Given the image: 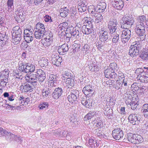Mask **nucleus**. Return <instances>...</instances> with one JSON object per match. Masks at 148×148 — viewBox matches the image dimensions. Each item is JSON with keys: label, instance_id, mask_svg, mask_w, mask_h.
<instances>
[{"label": "nucleus", "instance_id": "412c9836", "mask_svg": "<svg viewBox=\"0 0 148 148\" xmlns=\"http://www.w3.org/2000/svg\"><path fill=\"white\" fill-rule=\"evenodd\" d=\"M13 32L12 34V36H22V31L19 26H17L13 28Z\"/></svg>", "mask_w": 148, "mask_h": 148}, {"label": "nucleus", "instance_id": "e433bc0d", "mask_svg": "<svg viewBox=\"0 0 148 148\" xmlns=\"http://www.w3.org/2000/svg\"><path fill=\"white\" fill-rule=\"evenodd\" d=\"M46 34H45V35L46 37L45 38L44 40H46L47 41H48V40L52 41V33L50 31L46 32Z\"/></svg>", "mask_w": 148, "mask_h": 148}, {"label": "nucleus", "instance_id": "ea45409f", "mask_svg": "<svg viewBox=\"0 0 148 148\" xmlns=\"http://www.w3.org/2000/svg\"><path fill=\"white\" fill-rule=\"evenodd\" d=\"M73 79H69L66 80V87L67 88H72L73 85Z\"/></svg>", "mask_w": 148, "mask_h": 148}, {"label": "nucleus", "instance_id": "423d86ee", "mask_svg": "<svg viewBox=\"0 0 148 148\" xmlns=\"http://www.w3.org/2000/svg\"><path fill=\"white\" fill-rule=\"evenodd\" d=\"M128 119L132 124H138L141 119V116L139 114H132L129 116Z\"/></svg>", "mask_w": 148, "mask_h": 148}, {"label": "nucleus", "instance_id": "f704fd0d", "mask_svg": "<svg viewBox=\"0 0 148 148\" xmlns=\"http://www.w3.org/2000/svg\"><path fill=\"white\" fill-rule=\"evenodd\" d=\"M91 67H89L90 70L92 71H94L95 72L98 71L99 69V67L98 66V64L96 63H94L91 64Z\"/></svg>", "mask_w": 148, "mask_h": 148}, {"label": "nucleus", "instance_id": "9d476101", "mask_svg": "<svg viewBox=\"0 0 148 148\" xmlns=\"http://www.w3.org/2000/svg\"><path fill=\"white\" fill-rule=\"evenodd\" d=\"M118 23L116 20L110 21L108 24V28L111 34L115 32L118 29H117V25Z\"/></svg>", "mask_w": 148, "mask_h": 148}, {"label": "nucleus", "instance_id": "58836bf2", "mask_svg": "<svg viewBox=\"0 0 148 148\" xmlns=\"http://www.w3.org/2000/svg\"><path fill=\"white\" fill-rule=\"evenodd\" d=\"M108 67L110 69L112 70V71L114 72L115 70H117L118 69V67L117 66V65L115 62L111 63Z\"/></svg>", "mask_w": 148, "mask_h": 148}, {"label": "nucleus", "instance_id": "774afa93", "mask_svg": "<svg viewBox=\"0 0 148 148\" xmlns=\"http://www.w3.org/2000/svg\"><path fill=\"white\" fill-rule=\"evenodd\" d=\"M105 42H103V41H101L100 40L96 43V46L103 47L105 45Z\"/></svg>", "mask_w": 148, "mask_h": 148}, {"label": "nucleus", "instance_id": "f3484780", "mask_svg": "<svg viewBox=\"0 0 148 148\" xmlns=\"http://www.w3.org/2000/svg\"><path fill=\"white\" fill-rule=\"evenodd\" d=\"M67 31L71 33L72 36L74 37L76 36L77 37V36H79V29L77 28H75L71 26L67 27Z\"/></svg>", "mask_w": 148, "mask_h": 148}, {"label": "nucleus", "instance_id": "e2e57ef3", "mask_svg": "<svg viewBox=\"0 0 148 148\" xmlns=\"http://www.w3.org/2000/svg\"><path fill=\"white\" fill-rule=\"evenodd\" d=\"M68 11L66 10H64L63 12H60V15L62 17L65 18L68 15Z\"/></svg>", "mask_w": 148, "mask_h": 148}, {"label": "nucleus", "instance_id": "bb28decb", "mask_svg": "<svg viewBox=\"0 0 148 148\" xmlns=\"http://www.w3.org/2000/svg\"><path fill=\"white\" fill-rule=\"evenodd\" d=\"M0 80H1L2 82L7 83L8 80L7 78L8 75L5 72H3L0 73Z\"/></svg>", "mask_w": 148, "mask_h": 148}, {"label": "nucleus", "instance_id": "5fc2aeb1", "mask_svg": "<svg viewBox=\"0 0 148 148\" xmlns=\"http://www.w3.org/2000/svg\"><path fill=\"white\" fill-rule=\"evenodd\" d=\"M61 36H62L63 35V36H64V37H66V38H69V39H70L72 36L71 33L70 32L69 33H66L64 31V32H62L61 33Z\"/></svg>", "mask_w": 148, "mask_h": 148}, {"label": "nucleus", "instance_id": "2f4dec72", "mask_svg": "<svg viewBox=\"0 0 148 148\" xmlns=\"http://www.w3.org/2000/svg\"><path fill=\"white\" fill-rule=\"evenodd\" d=\"M96 113V112H90L84 117V120L87 121L91 119L95 116Z\"/></svg>", "mask_w": 148, "mask_h": 148}, {"label": "nucleus", "instance_id": "79ce46f5", "mask_svg": "<svg viewBox=\"0 0 148 148\" xmlns=\"http://www.w3.org/2000/svg\"><path fill=\"white\" fill-rule=\"evenodd\" d=\"M146 19V18L145 16L142 15L138 17L135 22L140 23H145Z\"/></svg>", "mask_w": 148, "mask_h": 148}, {"label": "nucleus", "instance_id": "09e8293b", "mask_svg": "<svg viewBox=\"0 0 148 148\" xmlns=\"http://www.w3.org/2000/svg\"><path fill=\"white\" fill-rule=\"evenodd\" d=\"M36 30H40V31L44 29V32L46 33V31L45 30V28L44 27V26L43 24H42L41 23H38L36 25Z\"/></svg>", "mask_w": 148, "mask_h": 148}, {"label": "nucleus", "instance_id": "2eb2a0df", "mask_svg": "<svg viewBox=\"0 0 148 148\" xmlns=\"http://www.w3.org/2000/svg\"><path fill=\"white\" fill-rule=\"evenodd\" d=\"M62 93V90L61 88H56L52 94V97L54 99H57L60 97Z\"/></svg>", "mask_w": 148, "mask_h": 148}, {"label": "nucleus", "instance_id": "5701e85b", "mask_svg": "<svg viewBox=\"0 0 148 148\" xmlns=\"http://www.w3.org/2000/svg\"><path fill=\"white\" fill-rule=\"evenodd\" d=\"M8 37L7 35L4 34H0V45L2 46L4 45L7 42V41Z\"/></svg>", "mask_w": 148, "mask_h": 148}, {"label": "nucleus", "instance_id": "cd10ccee", "mask_svg": "<svg viewBox=\"0 0 148 148\" xmlns=\"http://www.w3.org/2000/svg\"><path fill=\"white\" fill-rule=\"evenodd\" d=\"M78 8L79 12H84L86 10V5L83 1L82 3H79V5L78 6Z\"/></svg>", "mask_w": 148, "mask_h": 148}, {"label": "nucleus", "instance_id": "4d7b16f0", "mask_svg": "<svg viewBox=\"0 0 148 148\" xmlns=\"http://www.w3.org/2000/svg\"><path fill=\"white\" fill-rule=\"evenodd\" d=\"M95 134L98 136L102 138V136L103 135V133L99 129H96L95 130Z\"/></svg>", "mask_w": 148, "mask_h": 148}, {"label": "nucleus", "instance_id": "6e6552de", "mask_svg": "<svg viewBox=\"0 0 148 148\" xmlns=\"http://www.w3.org/2000/svg\"><path fill=\"white\" fill-rule=\"evenodd\" d=\"M25 79V80L27 82L32 83H33L36 85V83L38 80V77L36 72L31 74L29 75L26 76Z\"/></svg>", "mask_w": 148, "mask_h": 148}, {"label": "nucleus", "instance_id": "b1692460", "mask_svg": "<svg viewBox=\"0 0 148 148\" xmlns=\"http://www.w3.org/2000/svg\"><path fill=\"white\" fill-rule=\"evenodd\" d=\"M52 87L49 88H46V89H43L42 91V95L45 98L49 96L51 93L53 92L52 89Z\"/></svg>", "mask_w": 148, "mask_h": 148}, {"label": "nucleus", "instance_id": "473e14b6", "mask_svg": "<svg viewBox=\"0 0 148 148\" xmlns=\"http://www.w3.org/2000/svg\"><path fill=\"white\" fill-rule=\"evenodd\" d=\"M137 79L140 80L142 83H147L148 82V74H146V73L144 75L139 77V78H137Z\"/></svg>", "mask_w": 148, "mask_h": 148}, {"label": "nucleus", "instance_id": "a18cd8bd", "mask_svg": "<svg viewBox=\"0 0 148 148\" xmlns=\"http://www.w3.org/2000/svg\"><path fill=\"white\" fill-rule=\"evenodd\" d=\"M139 57L143 60L148 62V52L141 53Z\"/></svg>", "mask_w": 148, "mask_h": 148}, {"label": "nucleus", "instance_id": "052dcab7", "mask_svg": "<svg viewBox=\"0 0 148 148\" xmlns=\"http://www.w3.org/2000/svg\"><path fill=\"white\" fill-rule=\"evenodd\" d=\"M44 20L46 22H49L51 23L52 21L51 17L50 16L46 15L44 17Z\"/></svg>", "mask_w": 148, "mask_h": 148}, {"label": "nucleus", "instance_id": "49530a36", "mask_svg": "<svg viewBox=\"0 0 148 148\" xmlns=\"http://www.w3.org/2000/svg\"><path fill=\"white\" fill-rule=\"evenodd\" d=\"M92 99L88 97V99L87 98V99L86 102L84 104V106L86 108H89L92 106Z\"/></svg>", "mask_w": 148, "mask_h": 148}, {"label": "nucleus", "instance_id": "f257e3e1", "mask_svg": "<svg viewBox=\"0 0 148 148\" xmlns=\"http://www.w3.org/2000/svg\"><path fill=\"white\" fill-rule=\"evenodd\" d=\"M133 45L130 47L129 53L132 57L136 56L139 54L142 48V42L141 41H138L133 42Z\"/></svg>", "mask_w": 148, "mask_h": 148}, {"label": "nucleus", "instance_id": "4468645a", "mask_svg": "<svg viewBox=\"0 0 148 148\" xmlns=\"http://www.w3.org/2000/svg\"><path fill=\"white\" fill-rule=\"evenodd\" d=\"M38 80L40 84L42 83L46 78V74L44 71L41 69L37 70L36 71Z\"/></svg>", "mask_w": 148, "mask_h": 148}, {"label": "nucleus", "instance_id": "ddd939ff", "mask_svg": "<svg viewBox=\"0 0 148 148\" xmlns=\"http://www.w3.org/2000/svg\"><path fill=\"white\" fill-rule=\"evenodd\" d=\"M34 87L32 84H27L25 85H22L21 87L20 90L22 92H31L33 91Z\"/></svg>", "mask_w": 148, "mask_h": 148}, {"label": "nucleus", "instance_id": "4be33fe9", "mask_svg": "<svg viewBox=\"0 0 148 148\" xmlns=\"http://www.w3.org/2000/svg\"><path fill=\"white\" fill-rule=\"evenodd\" d=\"M44 29L41 31L40 30H38L36 31H35L34 32V35L35 36V38L38 39H41L45 34L46 33L44 32Z\"/></svg>", "mask_w": 148, "mask_h": 148}, {"label": "nucleus", "instance_id": "0e129e2a", "mask_svg": "<svg viewBox=\"0 0 148 148\" xmlns=\"http://www.w3.org/2000/svg\"><path fill=\"white\" fill-rule=\"evenodd\" d=\"M45 42H44L43 44V45L44 47H48L50 46L51 43L52 41L49 40L47 41L46 40H45Z\"/></svg>", "mask_w": 148, "mask_h": 148}, {"label": "nucleus", "instance_id": "f8f14e48", "mask_svg": "<svg viewBox=\"0 0 148 148\" xmlns=\"http://www.w3.org/2000/svg\"><path fill=\"white\" fill-rule=\"evenodd\" d=\"M104 73L105 77L108 78H114L116 77L117 75V74L116 73L112 71V70L108 67L104 71Z\"/></svg>", "mask_w": 148, "mask_h": 148}, {"label": "nucleus", "instance_id": "1a4fd4ad", "mask_svg": "<svg viewBox=\"0 0 148 148\" xmlns=\"http://www.w3.org/2000/svg\"><path fill=\"white\" fill-rule=\"evenodd\" d=\"M30 30L27 29L24 31V38L25 41L28 43L30 42L33 40L32 34L34 31Z\"/></svg>", "mask_w": 148, "mask_h": 148}, {"label": "nucleus", "instance_id": "72a5a7b5", "mask_svg": "<svg viewBox=\"0 0 148 148\" xmlns=\"http://www.w3.org/2000/svg\"><path fill=\"white\" fill-rule=\"evenodd\" d=\"M122 3L123 2L121 1L119 2L117 1L114 0V2L113 3L112 5L114 8H116L117 9L121 10L122 8Z\"/></svg>", "mask_w": 148, "mask_h": 148}, {"label": "nucleus", "instance_id": "393cba45", "mask_svg": "<svg viewBox=\"0 0 148 148\" xmlns=\"http://www.w3.org/2000/svg\"><path fill=\"white\" fill-rule=\"evenodd\" d=\"M141 111L145 117L148 119V104H144L141 108Z\"/></svg>", "mask_w": 148, "mask_h": 148}, {"label": "nucleus", "instance_id": "c03bdc74", "mask_svg": "<svg viewBox=\"0 0 148 148\" xmlns=\"http://www.w3.org/2000/svg\"><path fill=\"white\" fill-rule=\"evenodd\" d=\"M72 77L70 73L65 72L63 75V76L61 78L63 80H65L66 79L67 80L69 79H71Z\"/></svg>", "mask_w": 148, "mask_h": 148}, {"label": "nucleus", "instance_id": "6e6d98bb", "mask_svg": "<svg viewBox=\"0 0 148 148\" xmlns=\"http://www.w3.org/2000/svg\"><path fill=\"white\" fill-rule=\"evenodd\" d=\"M137 102L135 101H132V103H130V106L128 107L131 108L133 110H135L137 106Z\"/></svg>", "mask_w": 148, "mask_h": 148}, {"label": "nucleus", "instance_id": "4c0bfd02", "mask_svg": "<svg viewBox=\"0 0 148 148\" xmlns=\"http://www.w3.org/2000/svg\"><path fill=\"white\" fill-rule=\"evenodd\" d=\"M134 134L132 133H129L127 134V138L128 141L133 143L136 144V142H135V138L134 137Z\"/></svg>", "mask_w": 148, "mask_h": 148}, {"label": "nucleus", "instance_id": "dca6fc26", "mask_svg": "<svg viewBox=\"0 0 148 148\" xmlns=\"http://www.w3.org/2000/svg\"><path fill=\"white\" fill-rule=\"evenodd\" d=\"M51 61L52 64L58 66L62 62V58L59 56H56L52 57Z\"/></svg>", "mask_w": 148, "mask_h": 148}, {"label": "nucleus", "instance_id": "20e7f679", "mask_svg": "<svg viewBox=\"0 0 148 148\" xmlns=\"http://www.w3.org/2000/svg\"><path fill=\"white\" fill-rule=\"evenodd\" d=\"M124 30L121 32V40L122 42L125 44L127 42L131 36V32L130 30L128 29L129 27H125L123 28Z\"/></svg>", "mask_w": 148, "mask_h": 148}, {"label": "nucleus", "instance_id": "7c9ffc66", "mask_svg": "<svg viewBox=\"0 0 148 148\" xmlns=\"http://www.w3.org/2000/svg\"><path fill=\"white\" fill-rule=\"evenodd\" d=\"M145 73L146 71H145V70L141 68L137 69L136 70L135 72L137 75V78H139V77H140L142 76H143Z\"/></svg>", "mask_w": 148, "mask_h": 148}, {"label": "nucleus", "instance_id": "0eeeda50", "mask_svg": "<svg viewBox=\"0 0 148 148\" xmlns=\"http://www.w3.org/2000/svg\"><path fill=\"white\" fill-rule=\"evenodd\" d=\"M112 135L115 139L119 140L123 139V132L120 128L116 129L113 130Z\"/></svg>", "mask_w": 148, "mask_h": 148}, {"label": "nucleus", "instance_id": "69168bd1", "mask_svg": "<svg viewBox=\"0 0 148 148\" xmlns=\"http://www.w3.org/2000/svg\"><path fill=\"white\" fill-rule=\"evenodd\" d=\"M13 4V0H8L7 2V6L8 7V10L11 8Z\"/></svg>", "mask_w": 148, "mask_h": 148}, {"label": "nucleus", "instance_id": "13d9d810", "mask_svg": "<svg viewBox=\"0 0 148 148\" xmlns=\"http://www.w3.org/2000/svg\"><path fill=\"white\" fill-rule=\"evenodd\" d=\"M24 63L21 62L19 63L18 69L20 71L23 72L25 73V69H24Z\"/></svg>", "mask_w": 148, "mask_h": 148}, {"label": "nucleus", "instance_id": "de8ad7c7", "mask_svg": "<svg viewBox=\"0 0 148 148\" xmlns=\"http://www.w3.org/2000/svg\"><path fill=\"white\" fill-rule=\"evenodd\" d=\"M82 31L84 34H85L88 35L90 34L91 32L89 29H88L86 26H85V25L82 26Z\"/></svg>", "mask_w": 148, "mask_h": 148}, {"label": "nucleus", "instance_id": "338daca9", "mask_svg": "<svg viewBox=\"0 0 148 148\" xmlns=\"http://www.w3.org/2000/svg\"><path fill=\"white\" fill-rule=\"evenodd\" d=\"M117 76H118L119 80H121L125 78L124 75L122 72L119 73L118 75L117 74L116 77Z\"/></svg>", "mask_w": 148, "mask_h": 148}, {"label": "nucleus", "instance_id": "7ed1b4c3", "mask_svg": "<svg viewBox=\"0 0 148 148\" xmlns=\"http://www.w3.org/2000/svg\"><path fill=\"white\" fill-rule=\"evenodd\" d=\"M2 136H5L6 140L9 142L16 139V136L0 127V137Z\"/></svg>", "mask_w": 148, "mask_h": 148}, {"label": "nucleus", "instance_id": "39448f33", "mask_svg": "<svg viewBox=\"0 0 148 148\" xmlns=\"http://www.w3.org/2000/svg\"><path fill=\"white\" fill-rule=\"evenodd\" d=\"M79 94V91L76 90H73L70 92H68L66 95H68L67 98L69 102L73 103V101H77Z\"/></svg>", "mask_w": 148, "mask_h": 148}, {"label": "nucleus", "instance_id": "680f3d73", "mask_svg": "<svg viewBox=\"0 0 148 148\" xmlns=\"http://www.w3.org/2000/svg\"><path fill=\"white\" fill-rule=\"evenodd\" d=\"M61 48L65 52L68 51L69 49V46L66 43L62 45L61 46Z\"/></svg>", "mask_w": 148, "mask_h": 148}, {"label": "nucleus", "instance_id": "c756f323", "mask_svg": "<svg viewBox=\"0 0 148 148\" xmlns=\"http://www.w3.org/2000/svg\"><path fill=\"white\" fill-rule=\"evenodd\" d=\"M88 142L89 146L92 148H95V147H97L99 146V144L97 143V141L96 140L92 139L89 140Z\"/></svg>", "mask_w": 148, "mask_h": 148}, {"label": "nucleus", "instance_id": "c85d7f7f", "mask_svg": "<svg viewBox=\"0 0 148 148\" xmlns=\"http://www.w3.org/2000/svg\"><path fill=\"white\" fill-rule=\"evenodd\" d=\"M39 64L41 67H46L48 65V60L45 58L42 57L38 62Z\"/></svg>", "mask_w": 148, "mask_h": 148}, {"label": "nucleus", "instance_id": "864d4df0", "mask_svg": "<svg viewBox=\"0 0 148 148\" xmlns=\"http://www.w3.org/2000/svg\"><path fill=\"white\" fill-rule=\"evenodd\" d=\"M48 103L47 102H43L39 105L38 107L40 109H42L44 108H47L48 107Z\"/></svg>", "mask_w": 148, "mask_h": 148}, {"label": "nucleus", "instance_id": "a878e982", "mask_svg": "<svg viewBox=\"0 0 148 148\" xmlns=\"http://www.w3.org/2000/svg\"><path fill=\"white\" fill-rule=\"evenodd\" d=\"M25 70V73H29V72H33L35 70V66L34 65L30 63H27V66Z\"/></svg>", "mask_w": 148, "mask_h": 148}, {"label": "nucleus", "instance_id": "a211bd4d", "mask_svg": "<svg viewBox=\"0 0 148 148\" xmlns=\"http://www.w3.org/2000/svg\"><path fill=\"white\" fill-rule=\"evenodd\" d=\"M121 31L120 29H118L116 31L114 32L112 36L113 38L112 40L113 43L116 44L119 40V35L121 34Z\"/></svg>", "mask_w": 148, "mask_h": 148}, {"label": "nucleus", "instance_id": "a19ab883", "mask_svg": "<svg viewBox=\"0 0 148 148\" xmlns=\"http://www.w3.org/2000/svg\"><path fill=\"white\" fill-rule=\"evenodd\" d=\"M135 29L136 30L145 28V27L144 23L135 22Z\"/></svg>", "mask_w": 148, "mask_h": 148}, {"label": "nucleus", "instance_id": "c9c22d12", "mask_svg": "<svg viewBox=\"0 0 148 148\" xmlns=\"http://www.w3.org/2000/svg\"><path fill=\"white\" fill-rule=\"evenodd\" d=\"M12 41L14 44H18L21 40L22 36H12Z\"/></svg>", "mask_w": 148, "mask_h": 148}, {"label": "nucleus", "instance_id": "6ab92c4d", "mask_svg": "<svg viewBox=\"0 0 148 148\" xmlns=\"http://www.w3.org/2000/svg\"><path fill=\"white\" fill-rule=\"evenodd\" d=\"M106 8V4L105 3H99L96 7L97 13H102L104 12Z\"/></svg>", "mask_w": 148, "mask_h": 148}, {"label": "nucleus", "instance_id": "8fccbe9b", "mask_svg": "<svg viewBox=\"0 0 148 148\" xmlns=\"http://www.w3.org/2000/svg\"><path fill=\"white\" fill-rule=\"evenodd\" d=\"M134 137L135 138V142H136V144L142 142V137L140 135L134 134Z\"/></svg>", "mask_w": 148, "mask_h": 148}, {"label": "nucleus", "instance_id": "3c124183", "mask_svg": "<svg viewBox=\"0 0 148 148\" xmlns=\"http://www.w3.org/2000/svg\"><path fill=\"white\" fill-rule=\"evenodd\" d=\"M19 18L22 20H24V18L26 15V11H23V10H19Z\"/></svg>", "mask_w": 148, "mask_h": 148}, {"label": "nucleus", "instance_id": "f03ea898", "mask_svg": "<svg viewBox=\"0 0 148 148\" xmlns=\"http://www.w3.org/2000/svg\"><path fill=\"white\" fill-rule=\"evenodd\" d=\"M134 21L133 18L129 16H124L120 21L122 28L129 27L133 25Z\"/></svg>", "mask_w": 148, "mask_h": 148}, {"label": "nucleus", "instance_id": "aec40b11", "mask_svg": "<svg viewBox=\"0 0 148 148\" xmlns=\"http://www.w3.org/2000/svg\"><path fill=\"white\" fill-rule=\"evenodd\" d=\"M136 31L137 33L138 34L139 38H140L141 41L145 40L146 38V36L145 28Z\"/></svg>", "mask_w": 148, "mask_h": 148}, {"label": "nucleus", "instance_id": "bf43d9fd", "mask_svg": "<svg viewBox=\"0 0 148 148\" xmlns=\"http://www.w3.org/2000/svg\"><path fill=\"white\" fill-rule=\"evenodd\" d=\"M95 18V22L97 23L101 22L102 19V17L101 14H99L97 16H96Z\"/></svg>", "mask_w": 148, "mask_h": 148}, {"label": "nucleus", "instance_id": "37998d69", "mask_svg": "<svg viewBox=\"0 0 148 148\" xmlns=\"http://www.w3.org/2000/svg\"><path fill=\"white\" fill-rule=\"evenodd\" d=\"M88 90L93 91V88L90 85L86 86L83 88L82 91L85 95L87 94Z\"/></svg>", "mask_w": 148, "mask_h": 148}, {"label": "nucleus", "instance_id": "603ef678", "mask_svg": "<svg viewBox=\"0 0 148 148\" xmlns=\"http://www.w3.org/2000/svg\"><path fill=\"white\" fill-rule=\"evenodd\" d=\"M85 26H86V28L88 29H89L90 30V31H91V33L93 31L92 24L90 21H88L87 23V24L86 25H85Z\"/></svg>", "mask_w": 148, "mask_h": 148}, {"label": "nucleus", "instance_id": "9b49d317", "mask_svg": "<svg viewBox=\"0 0 148 148\" xmlns=\"http://www.w3.org/2000/svg\"><path fill=\"white\" fill-rule=\"evenodd\" d=\"M99 38L100 40L103 42H105L109 38L108 33L106 30L101 29L99 32Z\"/></svg>", "mask_w": 148, "mask_h": 148}]
</instances>
